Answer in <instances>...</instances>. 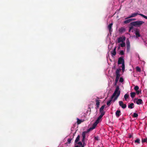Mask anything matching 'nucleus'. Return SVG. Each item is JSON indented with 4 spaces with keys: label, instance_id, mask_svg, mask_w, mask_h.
<instances>
[{
    "label": "nucleus",
    "instance_id": "1",
    "mask_svg": "<svg viewBox=\"0 0 147 147\" xmlns=\"http://www.w3.org/2000/svg\"><path fill=\"white\" fill-rule=\"evenodd\" d=\"M120 91L119 90V87L118 86H116V89L115 90L113 94L111 96L112 98H113L115 97L113 101L114 102L116 100L120 94Z\"/></svg>",
    "mask_w": 147,
    "mask_h": 147
},
{
    "label": "nucleus",
    "instance_id": "2",
    "mask_svg": "<svg viewBox=\"0 0 147 147\" xmlns=\"http://www.w3.org/2000/svg\"><path fill=\"white\" fill-rule=\"evenodd\" d=\"M144 22L142 21H137L131 22L130 23L131 25L136 27L141 26Z\"/></svg>",
    "mask_w": 147,
    "mask_h": 147
},
{
    "label": "nucleus",
    "instance_id": "3",
    "mask_svg": "<svg viewBox=\"0 0 147 147\" xmlns=\"http://www.w3.org/2000/svg\"><path fill=\"white\" fill-rule=\"evenodd\" d=\"M138 15H139L144 18L147 19V16L144 15L142 14H138L137 13L131 14V15L129 16L128 18H127L135 17L137 16Z\"/></svg>",
    "mask_w": 147,
    "mask_h": 147
},
{
    "label": "nucleus",
    "instance_id": "4",
    "mask_svg": "<svg viewBox=\"0 0 147 147\" xmlns=\"http://www.w3.org/2000/svg\"><path fill=\"white\" fill-rule=\"evenodd\" d=\"M118 63L119 65L125 64L124 59L123 57H121L119 58Z\"/></svg>",
    "mask_w": 147,
    "mask_h": 147
},
{
    "label": "nucleus",
    "instance_id": "5",
    "mask_svg": "<svg viewBox=\"0 0 147 147\" xmlns=\"http://www.w3.org/2000/svg\"><path fill=\"white\" fill-rule=\"evenodd\" d=\"M75 146L74 147H84V144H83L81 142H78L77 143H75Z\"/></svg>",
    "mask_w": 147,
    "mask_h": 147
},
{
    "label": "nucleus",
    "instance_id": "6",
    "mask_svg": "<svg viewBox=\"0 0 147 147\" xmlns=\"http://www.w3.org/2000/svg\"><path fill=\"white\" fill-rule=\"evenodd\" d=\"M119 106L121 107L123 109H124L126 108L127 107L126 105L123 104L122 101H120L119 102Z\"/></svg>",
    "mask_w": 147,
    "mask_h": 147
},
{
    "label": "nucleus",
    "instance_id": "7",
    "mask_svg": "<svg viewBox=\"0 0 147 147\" xmlns=\"http://www.w3.org/2000/svg\"><path fill=\"white\" fill-rule=\"evenodd\" d=\"M126 48L127 50V51H129L130 50V42L128 39H127L126 40Z\"/></svg>",
    "mask_w": 147,
    "mask_h": 147
},
{
    "label": "nucleus",
    "instance_id": "8",
    "mask_svg": "<svg viewBox=\"0 0 147 147\" xmlns=\"http://www.w3.org/2000/svg\"><path fill=\"white\" fill-rule=\"evenodd\" d=\"M86 134V132H85V131L83 132L82 133V141L83 142H84V140H85V138Z\"/></svg>",
    "mask_w": 147,
    "mask_h": 147
},
{
    "label": "nucleus",
    "instance_id": "9",
    "mask_svg": "<svg viewBox=\"0 0 147 147\" xmlns=\"http://www.w3.org/2000/svg\"><path fill=\"white\" fill-rule=\"evenodd\" d=\"M113 25V24L111 23L108 26V28L109 30V31L110 34H111V32H112V26Z\"/></svg>",
    "mask_w": 147,
    "mask_h": 147
},
{
    "label": "nucleus",
    "instance_id": "10",
    "mask_svg": "<svg viewBox=\"0 0 147 147\" xmlns=\"http://www.w3.org/2000/svg\"><path fill=\"white\" fill-rule=\"evenodd\" d=\"M100 100H96L95 101L96 102V108L97 109L99 106L100 105Z\"/></svg>",
    "mask_w": 147,
    "mask_h": 147
},
{
    "label": "nucleus",
    "instance_id": "11",
    "mask_svg": "<svg viewBox=\"0 0 147 147\" xmlns=\"http://www.w3.org/2000/svg\"><path fill=\"white\" fill-rule=\"evenodd\" d=\"M121 111L120 110H117L115 113V115L117 117H119L121 115Z\"/></svg>",
    "mask_w": 147,
    "mask_h": 147
},
{
    "label": "nucleus",
    "instance_id": "12",
    "mask_svg": "<svg viewBox=\"0 0 147 147\" xmlns=\"http://www.w3.org/2000/svg\"><path fill=\"white\" fill-rule=\"evenodd\" d=\"M136 103L138 105L141 104L143 103L142 100L141 99H139L136 101Z\"/></svg>",
    "mask_w": 147,
    "mask_h": 147
},
{
    "label": "nucleus",
    "instance_id": "13",
    "mask_svg": "<svg viewBox=\"0 0 147 147\" xmlns=\"http://www.w3.org/2000/svg\"><path fill=\"white\" fill-rule=\"evenodd\" d=\"M134 105L133 103H131V104L129 103L128 105V107L129 108L131 109H133L134 107Z\"/></svg>",
    "mask_w": 147,
    "mask_h": 147
},
{
    "label": "nucleus",
    "instance_id": "14",
    "mask_svg": "<svg viewBox=\"0 0 147 147\" xmlns=\"http://www.w3.org/2000/svg\"><path fill=\"white\" fill-rule=\"evenodd\" d=\"M98 124V123L96 122H95L93 123V124L92 125V127H91L92 128V130L93 129H94L95 128V127H96V126Z\"/></svg>",
    "mask_w": 147,
    "mask_h": 147
},
{
    "label": "nucleus",
    "instance_id": "15",
    "mask_svg": "<svg viewBox=\"0 0 147 147\" xmlns=\"http://www.w3.org/2000/svg\"><path fill=\"white\" fill-rule=\"evenodd\" d=\"M135 34L136 35V37L137 38H138V37H140L141 36L139 32L137 30L135 32Z\"/></svg>",
    "mask_w": 147,
    "mask_h": 147
},
{
    "label": "nucleus",
    "instance_id": "16",
    "mask_svg": "<svg viewBox=\"0 0 147 147\" xmlns=\"http://www.w3.org/2000/svg\"><path fill=\"white\" fill-rule=\"evenodd\" d=\"M125 29L123 27L121 28L119 30V32L120 33H122L123 32H125Z\"/></svg>",
    "mask_w": 147,
    "mask_h": 147
},
{
    "label": "nucleus",
    "instance_id": "17",
    "mask_svg": "<svg viewBox=\"0 0 147 147\" xmlns=\"http://www.w3.org/2000/svg\"><path fill=\"white\" fill-rule=\"evenodd\" d=\"M113 98H112V97H111L110 100H109L107 102V105L109 106L110 105L111 103V101L113 100Z\"/></svg>",
    "mask_w": 147,
    "mask_h": 147
},
{
    "label": "nucleus",
    "instance_id": "18",
    "mask_svg": "<svg viewBox=\"0 0 147 147\" xmlns=\"http://www.w3.org/2000/svg\"><path fill=\"white\" fill-rule=\"evenodd\" d=\"M80 136L78 135L75 141V143H77L80 140Z\"/></svg>",
    "mask_w": 147,
    "mask_h": 147
},
{
    "label": "nucleus",
    "instance_id": "19",
    "mask_svg": "<svg viewBox=\"0 0 147 147\" xmlns=\"http://www.w3.org/2000/svg\"><path fill=\"white\" fill-rule=\"evenodd\" d=\"M105 105H103L101 107L100 109V112H104L103 109L105 108Z\"/></svg>",
    "mask_w": 147,
    "mask_h": 147
},
{
    "label": "nucleus",
    "instance_id": "20",
    "mask_svg": "<svg viewBox=\"0 0 147 147\" xmlns=\"http://www.w3.org/2000/svg\"><path fill=\"white\" fill-rule=\"evenodd\" d=\"M136 93L135 92H131L130 93V96L132 98H134L135 96L136 95Z\"/></svg>",
    "mask_w": 147,
    "mask_h": 147
},
{
    "label": "nucleus",
    "instance_id": "21",
    "mask_svg": "<svg viewBox=\"0 0 147 147\" xmlns=\"http://www.w3.org/2000/svg\"><path fill=\"white\" fill-rule=\"evenodd\" d=\"M102 118V117L100 116V115L98 117L96 121V122L97 123H98L99 122L100 120L101 119V118Z\"/></svg>",
    "mask_w": 147,
    "mask_h": 147
},
{
    "label": "nucleus",
    "instance_id": "22",
    "mask_svg": "<svg viewBox=\"0 0 147 147\" xmlns=\"http://www.w3.org/2000/svg\"><path fill=\"white\" fill-rule=\"evenodd\" d=\"M132 21V19H128L124 21V23L125 24L128 23Z\"/></svg>",
    "mask_w": 147,
    "mask_h": 147
},
{
    "label": "nucleus",
    "instance_id": "23",
    "mask_svg": "<svg viewBox=\"0 0 147 147\" xmlns=\"http://www.w3.org/2000/svg\"><path fill=\"white\" fill-rule=\"evenodd\" d=\"M135 143H137L138 144H139L140 143V140L139 138L137 139L135 141Z\"/></svg>",
    "mask_w": 147,
    "mask_h": 147
},
{
    "label": "nucleus",
    "instance_id": "24",
    "mask_svg": "<svg viewBox=\"0 0 147 147\" xmlns=\"http://www.w3.org/2000/svg\"><path fill=\"white\" fill-rule=\"evenodd\" d=\"M129 96V95L128 94H125L124 96V98L125 99V100H126L127 98H128Z\"/></svg>",
    "mask_w": 147,
    "mask_h": 147
},
{
    "label": "nucleus",
    "instance_id": "25",
    "mask_svg": "<svg viewBox=\"0 0 147 147\" xmlns=\"http://www.w3.org/2000/svg\"><path fill=\"white\" fill-rule=\"evenodd\" d=\"M77 123L78 124H80L82 121V120H80L78 118H77Z\"/></svg>",
    "mask_w": 147,
    "mask_h": 147
},
{
    "label": "nucleus",
    "instance_id": "26",
    "mask_svg": "<svg viewBox=\"0 0 147 147\" xmlns=\"http://www.w3.org/2000/svg\"><path fill=\"white\" fill-rule=\"evenodd\" d=\"M121 71V69L120 68L117 69L116 71V74H120V72Z\"/></svg>",
    "mask_w": 147,
    "mask_h": 147
},
{
    "label": "nucleus",
    "instance_id": "27",
    "mask_svg": "<svg viewBox=\"0 0 147 147\" xmlns=\"http://www.w3.org/2000/svg\"><path fill=\"white\" fill-rule=\"evenodd\" d=\"M138 116V114L136 113H134L133 115V117L134 118H137Z\"/></svg>",
    "mask_w": 147,
    "mask_h": 147
},
{
    "label": "nucleus",
    "instance_id": "28",
    "mask_svg": "<svg viewBox=\"0 0 147 147\" xmlns=\"http://www.w3.org/2000/svg\"><path fill=\"white\" fill-rule=\"evenodd\" d=\"M142 142L144 143V142H147V138H146L144 139H142Z\"/></svg>",
    "mask_w": 147,
    "mask_h": 147
},
{
    "label": "nucleus",
    "instance_id": "29",
    "mask_svg": "<svg viewBox=\"0 0 147 147\" xmlns=\"http://www.w3.org/2000/svg\"><path fill=\"white\" fill-rule=\"evenodd\" d=\"M136 69L137 71L139 72H140L141 71V69L139 67L137 66L136 67Z\"/></svg>",
    "mask_w": 147,
    "mask_h": 147
},
{
    "label": "nucleus",
    "instance_id": "30",
    "mask_svg": "<svg viewBox=\"0 0 147 147\" xmlns=\"http://www.w3.org/2000/svg\"><path fill=\"white\" fill-rule=\"evenodd\" d=\"M125 64H123L122 65V70L123 72L125 70Z\"/></svg>",
    "mask_w": 147,
    "mask_h": 147
},
{
    "label": "nucleus",
    "instance_id": "31",
    "mask_svg": "<svg viewBox=\"0 0 147 147\" xmlns=\"http://www.w3.org/2000/svg\"><path fill=\"white\" fill-rule=\"evenodd\" d=\"M111 54L112 56H114L116 55V52L112 51L111 52Z\"/></svg>",
    "mask_w": 147,
    "mask_h": 147
},
{
    "label": "nucleus",
    "instance_id": "32",
    "mask_svg": "<svg viewBox=\"0 0 147 147\" xmlns=\"http://www.w3.org/2000/svg\"><path fill=\"white\" fill-rule=\"evenodd\" d=\"M121 42H123V39L121 37H120L118 39V42L119 43Z\"/></svg>",
    "mask_w": 147,
    "mask_h": 147
},
{
    "label": "nucleus",
    "instance_id": "33",
    "mask_svg": "<svg viewBox=\"0 0 147 147\" xmlns=\"http://www.w3.org/2000/svg\"><path fill=\"white\" fill-rule=\"evenodd\" d=\"M100 116L102 117L105 114V112H100Z\"/></svg>",
    "mask_w": 147,
    "mask_h": 147
},
{
    "label": "nucleus",
    "instance_id": "34",
    "mask_svg": "<svg viewBox=\"0 0 147 147\" xmlns=\"http://www.w3.org/2000/svg\"><path fill=\"white\" fill-rule=\"evenodd\" d=\"M72 140V138H70L67 139V142L69 144H70L71 142V140Z\"/></svg>",
    "mask_w": 147,
    "mask_h": 147
},
{
    "label": "nucleus",
    "instance_id": "35",
    "mask_svg": "<svg viewBox=\"0 0 147 147\" xmlns=\"http://www.w3.org/2000/svg\"><path fill=\"white\" fill-rule=\"evenodd\" d=\"M120 76V74H116V78L119 79V78Z\"/></svg>",
    "mask_w": 147,
    "mask_h": 147
},
{
    "label": "nucleus",
    "instance_id": "36",
    "mask_svg": "<svg viewBox=\"0 0 147 147\" xmlns=\"http://www.w3.org/2000/svg\"><path fill=\"white\" fill-rule=\"evenodd\" d=\"M119 80V79L116 78L115 80V86L117 85V84Z\"/></svg>",
    "mask_w": 147,
    "mask_h": 147
},
{
    "label": "nucleus",
    "instance_id": "37",
    "mask_svg": "<svg viewBox=\"0 0 147 147\" xmlns=\"http://www.w3.org/2000/svg\"><path fill=\"white\" fill-rule=\"evenodd\" d=\"M139 89V87L137 86H135V87H134V89L136 90V91H137Z\"/></svg>",
    "mask_w": 147,
    "mask_h": 147
},
{
    "label": "nucleus",
    "instance_id": "38",
    "mask_svg": "<svg viewBox=\"0 0 147 147\" xmlns=\"http://www.w3.org/2000/svg\"><path fill=\"white\" fill-rule=\"evenodd\" d=\"M120 46L122 47H124L125 46V43L123 42L122 43H121L120 44Z\"/></svg>",
    "mask_w": 147,
    "mask_h": 147
},
{
    "label": "nucleus",
    "instance_id": "39",
    "mask_svg": "<svg viewBox=\"0 0 147 147\" xmlns=\"http://www.w3.org/2000/svg\"><path fill=\"white\" fill-rule=\"evenodd\" d=\"M123 81L124 80L123 78L121 77L119 79V82H121L122 83L123 82Z\"/></svg>",
    "mask_w": 147,
    "mask_h": 147
},
{
    "label": "nucleus",
    "instance_id": "40",
    "mask_svg": "<svg viewBox=\"0 0 147 147\" xmlns=\"http://www.w3.org/2000/svg\"><path fill=\"white\" fill-rule=\"evenodd\" d=\"M119 54L121 55H123L124 54V53L123 50H121L120 51Z\"/></svg>",
    "mask_w": 147,
    "mask_h": 147
},
{
    "label": "nucleus",
    "instance_id": "41",
    "mask_svg": "<svg viewBox=\"0 0 147 147\" xmlns=\"http://www.w3.org/2000/svg\"><path fill=\"white\" fill-rule=\"evenodd\" d=\"M92 130V128L91 127H90V128L88 129L87 130V131H85V132H86V134L89 131H90L91 130Z\"/></svg>",
    "mask_w": 147,
    "mask_h": 147
},
{
    "label": "nucleus",
    "instance_id": "42",
    "mask_svg": "<svg viewBox=\"0 0 147 147\" xmlns=\"http://www.w3.org/2000/svg\"><path fill=\"white\" fill-rule=\"evenodd\" d=\"M141 92V90H138L137 91H136V93L138 94H139V93H140Z\"/></svg>",
    "mask_w": 147,
    "mask_h": 147
},
{
    "label": "nucleus",
    "instance_id": "43",
    "mask_svg": "<svg viewBox=\"0 0 147 147\" xmlns=\"http://www.w3.org/2000/svg\"><path fill=\"white\" fill-rule=\"evenodd\" d=\"M94 139L95 140H98V136L95 137H94Z\"/></svg>",
    "mask_w": 147,
    "mask_h": 147
},
{
    "label": "nucleus",
    "instance_id": "44",
    "mask_svg": "<svg viewBox=\"0 0 147 147\" xmlns=\"http://www.w3.org/2000/svg\"><path fill=\"white\" fill-rule=\"evenodd\" d=\"M116 47H115V48H114L113 51H114V52H116Z\"/></svg>",
    "mask_w": 147,
    "mask_h": 147
},
{
    "label": "nucleus",
    "instance_id": "45",
    "mask_svg": "<svg viewBox=\"0 0 147 147\" xmlns=\"http://www.w3.org/2000/svg\"><path fill=\"white\" fill-rule=\"evenodd\" d=\"M129 28L130 29H131V30L133 29V27L132 26L130 27H129Z\"/></svg>",
    "mask_w": 147,
    "mask_h": 147
},
{
    "label": "nucleus",
    "instance_id": "46",
    "mask_svg": "<svg viewBox=\"0 0 147 147\" xmlns=\"http://www.w3.org/2000/svg\"><path fill=\"white\" fill-rule=\"evenodd\" d=\"M116 68V66L115 65L113 66V69H115Z\"/></svg>",
    "mask_w": 147,
    "mask_h": 147
},
{
    "label": "nucleus",
    "instance_id": "47",
    "mask_svg": "<svg viewBox=\"0 0 147 147\" xmlns=\"http://www.w3.org/2000/svg\"><path fill=\"white\" fill-rule=\"evenodd\" d=\"M132 19V21L133 20H136L135 19Z\"/></svg>",
    "mask_w": 147,
    "mask_h": 147
},
{
    "label": "nucleus",
    "instance_id": "48",
    "mask_svg": "<svg viewBox=\"0 0 147 147\" xmlns=\"http://www.w3.org/2000/svg\"><path fill=\"white\" fill-rule=\"evenodd\" d=\"M131 137H132V136L131 135H130L129 137V138H131Z\"/></svg>",
    "mask_w": 147,
    "mask_h": 147
},
{
    "label": "nucleus",
    "instance_id": "49",
    "mask_svg": "<svg viewBox=\"0 0 147 147\" xmlns=\"http://www.w3.org/2000/svg\"><path fill=\"white\" fill-rule=\"evenodd\" d=\"M131 30V29H129V32H130V31Z\"/></svg>",
    "mask_w": 147,
    "mask_h": 147
}]
</instances>
